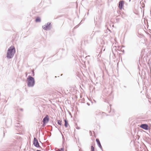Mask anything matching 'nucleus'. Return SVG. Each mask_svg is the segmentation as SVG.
<instances>
[{
    "label": "nucleus",
    "instance_id": "1",
    "mask_svg": "<svg viewBox=\"0 0 151 151\" xmlns=\"http://www.w3.org/2000/svg\"><path fill=\"white\" fill-rule=\"evenodd\" d=\"M27 86L28 87H33L35 84V81L34 78L30 76H29L27 78Z\"/></svg>",
    "mask_w": 151,
    "mask_h": 151
},
{
    "label": "nucleus",
    "instance_id": "2",
    "mask_svg": "<svg viewBox=\"0 0 151 151\" xmlns=\"http://www.w3.org/2000/svg\"><path fill=\"white\" fill-rule=\"evenodd\" d=\"M15 52V49L13 46L10 47V58H12L14 56Z\"/></svg>",
    "mask_w": 151,
    "mask_h": 151
},
{
    "label": "nucleus",
    "instance_id": "3",
    "mask_svg": "<svg viewBox=\"0 0 151 151\" xmlns=\"http://www.w3.org/2000/svg\"><path fill=\"white\" fill-rule=\"evenodd\" d=\"M51 24L50 23L48 22L45 25L42 26V28L45 30H49L51 29Z\"/></svg>",
    "mask_w": 151,
    "mask_h": 151
},
{
    "label": "nucleus",
    "instance_id": "4",
    "mask_svg": "<svg viewBox=\"0 0 151 151\" xmlns=\"http://www.w3.org/2000/svg\"><path fill=\"white\" fill-rule=\"evenodd\" d=\"M33 144L35 147H40L37 140V139L35 137L34 138L33 141Z\"/></svg>",
    "mask_w": 151,
    "mask_h": 151
},
{
    "label": "nucleus",
    "instance_id": "5",
    "mask_svg": "<svg viewBox=\"0 0 151 151\" xmlns=\"http://www.w3.org/2000/svg\"><path fill=\"white\" fill-rule=\"evenodd\" d=\"M140 127L146 130H147L148 129V126L147 124H141L140 125Z\"/></svg>",
    "mask_w": 151,
    "mask_h": 151
},
{
    "label": "nucleus",
    "instance_id": "6",
    "mask_svg": "<svg viewBox=\"0 0 151 151\" xmlns=\"http://www.w3.org/2000/svg\"><path fill=\"white\" fill-rule=\"evenodd\" d=\"M124 1H120L119 2V7L120 9H122L123 6L124 5Z\"/></svg>",
    "mask_w": 151,
    "mask_h": 151
},
{
    "label": "nucleus",
    "instance_id": "7",
    "mask_svg": "<svg viewBox=\"0 0 151 151\" xmlns=\"http://www.w3.org/2000/svg\"><path fill=\"white\" fill-rule=\"evenodd\" d=\"M96 142L97 143V144L99 146V147L101 149L102 148V146H101V143H100V141L99 140L97 139H96Z\"/></svg>",
    "mask_w": 151,
    "mask_h": 151
},
{
    "label": "nucleus",
    "instance_id": "8",
    "mask_svg": "<svg viewBox=\"0 0 151 151\" xmlns=\"http://www.w3.org/2000/svg\"><path fill=\"white\" fill-rule=\"evenodd\" d=\"M49 120V118H48V116L47 115L44 118L43 121L44 122L47 121H48Z\"/></svg>",
    "mask_w": 151,
    "mask_h": 151
},
{
    "label": "nucleus",
    "instance_id": "9",
    "mask_svg": "<svg viewBox=\"0 0 151 151\" xmlns=\"http://www.w3.org/2000/svg\"><path fill=\"white\" fill-rule=\"evenodd\" d=\"M16 126L17 128L16 129H17L19 130H20L19 129H20V127H21V126H20V124L19 123H18L17 124V125H16Z\"/></svg>",
    "mask_w": 151,
    "mask_h": 151
},
{
    "label": "nucleus",
    "instance_id": "10",
    "mask_svg": "<svg viewBox=\"0 0 151 151\" xmlns=\"http://www.w3.org/2000/svg\"><path fill=\"white\" fill-rule=\"evenodd\" d=\"M6 57L8 58H9V48L8 49Z\"/></svg>",
    "mask_w": 151,
    "mask_h": 151
},
{
    "label": "nucleus",
    "instance_id": "11",
    "mask_svg": "<svg viewBox=\"0 0 151 151\" xmlns=\"http://www.w3.org/2000/svg\"><path fill=\"white\" fill-rule=\"evenodd\" d=\"M64 122H65V127H67V124H68V121L67 120H66V119H65L64 120Z\"/></svg>",
    "mask_w": 151,
    "mask_h": 151
},
{
    "label": "nucleus",
    "instance_id": "12",
    "mask_svg": "<svg viewBox=\"0 0 151 151\" xmlns=\"http://www.w3.org/2000/svg\"><path fill=\"white\" fill-rule=\"evenodd\" d=\"M36 22H40L41 21L40 18L39 17H37L36 18L35 20Z\"/></svg>",
    "mask_w": 151,
    "mask_h": 151
},
{
    "label": "nucleus",
    "instance_id": "13",
    "mask_svg": "<svg viewBox=\"0 0 151 151\" xmlns=\"http://www.w3.org/2000/svg\"><path fill=\"white\" fill-rule=\"evenodd\" d=\"M58 124L60 125H62V121L60 120L58 121Z\"/></svg>",
    "mask_w": 151,
    "mask_h": 151
},
{
    "label": "nucleus",
    "instance_id": "14",
    "mask_svg": "<svg viewBox=\"0 0 151 151\" xmlns=\"http://www.w3.org/2000/svg\"><path fill=\"white\" fill-rule=\"evenodd\" d=\"M57 150L58 151H64V149L62 148H61L58 149Z\"/></svg>",
    "mask_w": 151,
    "mask_h": 151
},
{
    "label": "nucleus",
    "instance_id": "15",
    "mask_svg": "<svg viewBox=\"0 0 151 151\" xmlns=\"http://www.w3.org/2000/svg\"><path fill=\"white\" fill-rule=\"evenodd\" d=\"M91 151H94V148L93 146L91 147Z\"/></svg>",
    "mask_w": 151,
    "mask_h": 151
},
{
    "label": "nucleus",
    "instance_id": "16",
    "mask_svg": "<svg viewBox=\"0 0 151 151\" xmlns=\"http://www.w3.org/2000/svg\"><path fill=\"white\" fill-rule=\"evenodd\" d=\"M20 110L21 111H23V109H20Z\"/></svg>",
    "mask_w": 151,
    "mask_h": 151
},
{
    "label": "nucleus",
    "instance_id": "17",
    "mask_svg": "<svg viewBox=\"0 0 151 151\" xmlns=\"http://www.w3.org/2000/svg\"><path fill=\"white\" fill-rule=\"evenodd\" d=\"M63 139H64V137L63 136Z\"/></svg>",
    "mask_w": 151,
    "mask_h": 151
},
{
    "label": "nucleus",
    "instance_id": "18",
    "mask_svg": "<svg viewBox=\"0 0 151 151\" xmlns=\"http://www.w3.org/2000/svg\"><path fill=\"white\" fill-rule=\"evenodd\" d=\"M79 150L80 151V150Z\"/></svg>",
    "mask_w": 151,
    "mask_h": 151
},
{
    "label": "nucleus",
    "instance_id": "19",
    "mask_svg": "<svg viewBox=\"0 0 151 151\" xmlns=\"http://www.w3.org/2000/svg\"><path fill=\"white\" fill-rule=\"evenodd\" d=\"M57 151H58V150H57Z\"/></svg>",
    "mask_w": 151,
    "mask_h": 151
}]
</instances>
